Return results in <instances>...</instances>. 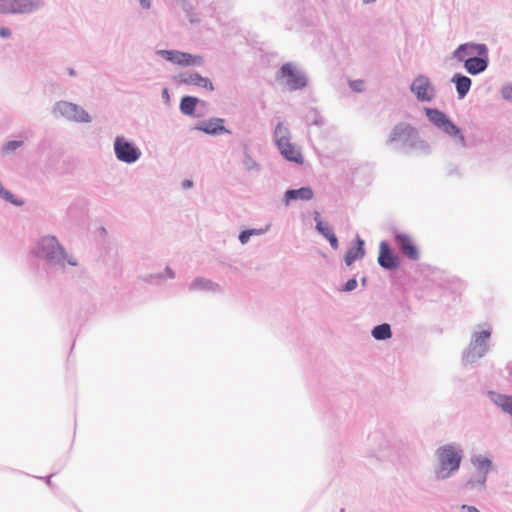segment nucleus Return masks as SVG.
Segmentation results:
<instances>
[{
    "label": "nucleus",
    "instance_id": "f257e3e1",
    "mask_svg": "<svg viewBox=\"0 0 512 512\" xmlns=\"http://www.w3.org/2000/svg\"><path fill=\"white\" fill-rule=\"evenodd\" d=\"M32 254L45 262L47 268H58L67 272V265L77 267V259L69 255L56 236L46 235L37 240L31 250Z\"/></svg>",
    "mask_w": 512,
    "mask_h": 512
},
{
    "label": "nucleus",
    "instance_id": "f03ea898",
    "mask_svg": "<svg viewBox=\"0 0 512 512\" xmlns=\"http://www.w3.org/2000/svg\"><path fill=\"white\" fill-rule=\"evenodd\" d=\"M452 58L463 63L468 74L476 76L489 66V48L485 43H462L453 51Z\"/></svg>",
    "mask_w": 512,
    "mask_h": 512
},
{
    "label": "nucleus",
    "instance_id": "7ed1b4c3",
    "mask_svg": "<svg viewBox=\"0 0 512 512\" xmlns=\"http://www.w3.org/2000/svg\"><path fill=\"white\" fill-rule=\"evenodd\" d=\"M386 144L405 154L413 151H421L425 154L430 152L429 144L420 138L418 130L405 122H400L393 127Z\"/></svg>",
    "mask_w": 512,
    "mask_h": 512
},
{
    "label": "nucleus",
    "instance_id": "20e7f679",
    "mask_svg": "<svg viewBox=\"0 0 512 512\" xmlns=\"http://www.w3.org/2000/svg\"><path fill=\"white\" fill-rule=\"evenodd\" d=\"M435 456L438 462L435 476L438 480H446L460 469L463 450L459 444L449 443L437 448Z\"/></svg>",
    "mask_w": 512,
    "mask_h": 512
},
{
    "label": "nucleus",
    "instance_id": "39448f33",
    "mask_svg": "<svg viewBox=\"0 0 512 512\" xmlns=\"http://www.w3.org/2000/svg\"><path fill=\"white\" fill-rule=\"evenodd\" d=\"M470 461L475 467V473L461 485L460 489L463 493H482L486 489L487 477L492 468V460L481 454H475L471 456Z\"/></svg>",
    "mask_w": 512,
    "mask_h": 512
},
{
    "label": "nucleus",
    "instance_id": "423d86ee",
    "mask_svg": "<svg viewBox=\"0 0 512 512\" xmlns=\"http://www.w3.org/2000/svg\"><path fill=\"white\" fill-rule=\"evenodd\" d=\"M491 329L475 331L468 347L463 351L462 360L464 363H476L483 358L490 349Z\"/></svg>",
    "mask_w": 512,
    "mask_h": 512
},
{
    "label": "nucleus",
    "instance_id": "0eeeda50",
    "mask_svg": "<svg viewBox=\"0 0 512 512\" xmlns=\"http://www.w3.org/2000/svg\"><path fill=\"white\" fill-rule=\"evenodd\" d=\"M427 119L439 130L454 138L462 146L466 145L465 137L461 129L447 116L446 113L438 108H424Z\"/></svg>",
    "mask_w": 512,
    "mask_h": 512
},
{
    "label": "nucleus",
    "instance_id": "6e6552de",
    "mask_svg": "<svg viewBox=\"0 0 512 512\" xmlns=\"http://www.w3.org/2000/svg\"><path fill=\"white\" fill-rule=\"evenodd\" d=\"M273 137L280 154L285 160L296 164L304 162L301 151L296 149L295 145L290 141L289 129L282 122L276 125Z\"/></svg>",
    "mask_w": 512,
    "mask_h": 512
},
{
    "label": "nucleus",
    "instance_id": "1a4fd4ad",
    "mask_svg": "<svg viewBox=\"0 0 512 512\" xmlns=\"http://www.w3.org/2000/svg\"><path fill=\"white\" fill-rule=\"evenodd\" d=\"M113 151L118 161L129 165L136 163L142 156L136 143L123 135L114 138Z\"/></svg>",
    "mask_w": 512,
    "mask_h": 512
},
{
    "label": "nucleus",
    "instance_id": "9d476101",
    "mask_svg": "<svg viewBox=\"0 0 512 512\" xmlns=\"http://www.w3.org/2000/svg\"><path fill=\"white\" fill-rule=\"evenodd\" d=\"M52 113L55 117H62L77 123H90L92 120L89 113L81 106L64 100L54 104Z\"/></svg>",
    "mask_w": 512,
    "mask_h": 512
},
{
    "label": "nucleus",
    "instance_id": "9b49d317",
    "mask_svg": "<svg viewBox=\"0 0 512 512\" xmlns=\"http://www.w3.org/2000/svg\"><path fill=\"white\" fill-rule=\"evenodd\" d=\"M277 79L285 80L289 91H297L305 88L308 79L304 72L299 70L293 63H284L277 72Z\"/></svg>",
    "mask_w": 512,
    "mask_h": 512
},
{
    "label": "nucleus",
    "instance_id": "f8f14e48",
    "mask_svg": "<svg viewBox=\"0 0 512 512\" xmlns=\"http://www.w3.org/2000/svg\"><path fill=\"white\" fill-rule=\"evenodd\" d=\"M157 54L166 61L180 66H203L204 58L201 55H193L188 52L178 50L162 49L158 50Z\"/></svg>",
    "mask_w": 512,
    "mask_h": 512
},
{
    "label": "nucleus",
    "instance_id": "ddd939ff",
    "mask_svg": "<svg viewBox=\"0 0 512 512\" xmlns=\"http://www.w3.org/2000/svg\"><path fill=\"white\" fill-rule=\"evenodd\" d=\"M410 91L419 102H431L436 96V88L428 76L419 74L410 84Z\"/></svg>",
    "mask_w": 512,
    "mask_h": 512
},
{
    "label": "nucleus",
    "instance_id": "4468645a",
    "mask_svg": "<svg viewBox=\"0 0 512 512\" xmlns=\"http://www.w3.org/2000/svg\"><path fill=\"white\" fill-rule=\"evenodd\" d=\"M393 238L399 252L404 257L411 261H417L420 258L419 249L408 234L394 230Z\"/></svg>",
    "mask_w": 512,
    "mask_h": 512
},
{
    "label": "nucleus",
    "instance_id": "2eb2a0df",
    "mask_svg": "<svg viewBox=\"0 0 512 512\" xmlns=\"http://www.w3.org/2000/svg\"><path fill=\"white\" fill-rule=\"evenodd\" d=\"M377 261L381 268L388 271H395L401 265L400 257L391 249L389 243L385 240L380 242Z\"/></svg>",
    "mask_w": 512,
    "mask_h": 512
},
{
    "label": "nucleus",
    "instance_id": "dca6fc26",
    "mask_svg": "<svg viewBox=\"0 0 512 512\" xmlns=\"http://www.w3.org/2000/svg\"><path fill=\"white\" fill-rule=\"evenodd\" d=\"M225 119L212 117L195 124L194 130L201 131L209 136H220L222 134H232V131L225 127Z\"/></svg>",
    "mask_w": 512,
    "mask_h": 512
},
{
    "label": "nucleus",
    "instance_id": "f3484780",
    "mask_svg": "<svg viewBox=\"0 0 512 512\" xmlns=\"http://www.w3.org/2000/svg\"><path fill=\"white\" fill-rule=\"evenodd\" d=\"M178 82L179 84L195 85L209 91H213L215 89L209 78L203 77L195 71L180 73L178 75Z\"/></svg>",
    "mask_w": 512,
    "mask_h": 512
},
{
    "label": "nucleus",
    "instance_id": "a211bd4d",
    "mask_svg": "<svg viewBox=\"0 0 512 512\" xmlns=\"http://www.w3.org/2000/svg\"><path fill=\"white\" fill-rule=\"evenodd\" d=\"M315 221V229L316 231L321 234L330 244L331 248L336 250L339 247V241L334 233V230L332 227H330L328 224H325L322 219L319 212L314 213L313 217Z\"/></svg>",
    "mask_w": 512,
    "mask_h": 512
},
{
    "label": "nucleus",
    "instance_id": "6ab92c4d",
    "mask_svg": "<svg viewBox=\"0 0 512 512\" xmlns=\"http://www.w3.org/2000/svg\"><path fill=\"white\" fill-rule=\"evenodd\" d=\"M365 254V241L359 235H356L353 244L348 247L344 255V262L347 266H351L355 261L364 258Z\"/></svg>",
    "mask_w": 512,
    "mask_h": 512
},
{
    "label": "nucleus",
    "instance_id": "aec40b11",
    "mask_svg": "<svg viewBox=\"0 0 512 512\" xmlns=\"http://www.w3.org/2000/svg\"><path fill=\"white\" fill-rule=\"evenodd\" d=\"M199 104L202 107L206 106V102L204 100H201L196 96L185 95L180 100L179 110L185 116L198 118L203 115L201 113L196 112V108Z\"/></svg>",
    "mask_w": 512,
    "mask_h": 512
},
{
    "label": "nucleus",
    "instance_id": "412c9836",
    "mask_svg": "<svg viewBox=\"0 0 512 512\" xmlns=\"http://www.w3.org/2000/svg\"><path fill=\"white\" fill-rule=\"evenodd\" d=\"M314 197V191L310 186H302L294 189L289 188L284 193L283 202L288 206L292 201H309Z\"/></svg>",
    "mask_w": 512,
    "mask_h": 512
},
{
    "label": "nucleus",
    "instance_id": "4be33fe9",
    "mask_svg": "<svg viewBox=\"0 0 512 512\" xmlns=\"http://www.w3.org/2000/svg\"><path fill=\"white\" fill-rule=\"evenodd\" d=\"M451 82L455 85L458 99H464L471 89V78L462 73H455L451 78Z\"/></svg>",
    "mask_w": 512,
    "mask_h": 512
},
{
    "label": "nucleus",
    "instance_id": "5701e85b",
    "mask_svg": "<svg viewBox=\"0 0 512 512\" xmlns=\"http://www.w3.org/2000/svg\"><path fill=\"white\" fill-rule=\"evenodd\" d=\"M189 291L220 292L221 287L205 277H196L188 286Z\"/></svg>",
    "mask_w": 512,
    "mask_h": 512
},
{
    "label": "nucleus",
    "instance_id": "b1692460",
    "mask_svg": "<svg viewBox=\"0 0 512 512\" xmlns=\"http://www.w3.org/2000/svg\"><path fill=\"white\" fill-rule=\"evenodd\" d=\"M15 14H31L43 6L42 0H14Z\"/></svg>",
    "mask_w": 512,
    "mask_h": 512
},
{
    "label": "nucleus",
    "instance_id": "393cba45",
    "mask_svg": "<svg viewBox=\"0 0 512 512\" xmlns=\"http://www.w3.org/2000/svg\"><path fill=\"white\" fill-rule=\"evenodd\" d=\"M392 335V329L388 323L378 324L371 330V336L377 341L388 340L392 337Z\"/></svg>",
    "mask_w": 512,
    "mask_h": 512
},
{
    "label": "nucleus",
    "instance_id": "a878e982",
    "mask_svg": "<svg viewBox=\"0 0 512 512\" xmlns=\"http://www.w3.org/2000/svg\"><path fill=\"white\" fill-rule=\"evenodd\" d=\"M305 120L308 125H315L318 127H322L326 123L325 119L322 117V115L316 108H311L307 112V114L305 116Z\"/></svg>",
    "mask_w": 512,
    "mask_h": 512
},
{
    "label": "nucleus",
    "instance_id": "bb28decb",
    "mask_svg": "<svg viewBox=\"0 0 512 512\" xmlns=\"http://www.w3.org/2000/svg\"><path fill=\"white\" fill-rule=\"evenodd\" d=\"M242 164H243L244 169L248 172H251V171L259 172L261 169L260 164L257 163L250 156V154L247 151L244 152V158H243Z\"/></svg>",
    "mask_w": 512,
    "mask_h": 512
},
{
    "label": "nucleus",
    "instance_id": "cd10ccee",
    "mask_svg": "<svg viewBox=\"0 0 512 512\" xmlns=\"http://www.w3.org/2000/svg\"><path fill=\"white\" fill-rule=\"evenodd\" d=\"M0 198H2L6 202H8L16 207H21L25 204L23 199L17 197L16 195H14L11 191H9L7 189H5L1 193Z\"/></svg>",
    "mask_w": 512,
    "mask_h": 512
},
{
    "label": "nucleus",
    "instance_id": "c85d7f7f",
    "mask_svg": "<svg viewBox=\"0 0 512 512\" xmlns=\"http://www.w3.org/2000/svg\"><path fill=\"white\" fill-rule=\"evenodd\" d=\"M0 14H15L14 0H0Z\"/></svg>",
    "mask_w": 512,
    "mask_h": 512
},
{
    "label": "nucleus",
    "instance_id": "c756f323",
    "mask_svg": "<svg viewBox=\"0 0 512 512\" xmlns=\"http://www.w3.org/2000/svg\"><path fill=\"white\" fill-rule=\"evenodd\" d=\"M23 144H24V142L22 140H9L3 145L2 152L3 153L14 152L18 148L22 147Z\"/></svg>",
    "mask_w": 512,
    "mask_h": 512
},
{
    "label": "nucleus",
    "instance_id": "7c9ffc66",
    "mask_svg": "<svg viewBox=\"0 0 512 512\" xmlns=\"http://www.w3.org/2000/svg\"><path fill=\"white\" fill-rule=\"evenodd\" d=\"M358 286V281L356 279V276H353L352 278L348 279L342 286L338 289L339 292H345L349 293L354 291Z\"/></svg>",
    "mask_w": 512,
    "mask_h": 512
},
{
    "label": "nucleus",
    "instance_id": "2f4dec72",
    "mask_svg": "<svg viewBox=\"0 0 512 512\" xmlns=\"http://www.w3.org/2000/svg\"><path fill=\"white\" fill-rule=\"evenodd\" d=\"M501 95L503 99L507 101H512V84H508L502 87Z\"/></svg>",
    "mask_w": 512,
    "mask_h": 512
},
{
    "label": "nucleus",
    "instance_id": "473e14b6",
    "mask_svg": "<svg viewBox=\"0 0 512 512\" xmlns=\"http://www.w3.org/2000/svg\"><path fill=\"white\" fill-rule=\"evenodd\" d=\"M181 2L183 11L190 18V22L193 23L194 19L191 18V11L193 10V5L188 0H181Z\"/></svg>",
    "mask_w": 512,
    "mask_h": 512
},
{
    "label": "nucleus",
    "instance_id": "72a5a7b5",
    "mask_svg": "<svg viewBox=\"0 0 512 512\" xmlns=\"http://www.w3.org/2000/svg\"><path fill=\"white\" fill-rule=\"evenodd\" d=\"M252 237V232L248 229H244L239 233L238 239L241 244H246L249 242L250 238Z\"/></svg>",
    "mask_w": 512,
    "mask_h": 512
},
{
    "label": "nucleus",
    "instance_id": "f704fd0d",
    "mask_svg": "<svg viewBox=\"0 0 512 512\" xmlns=\"http://www.w3.org/2000/svg\"><path fill=\"white\" fill-rule=\"evenodd\" d=\"M456 512H481L477 507L467 504H462Z\"/></svg>",
    "mask_w": 512,
    "mask_h": 512
},
{
    "label": "nucleus",
    "instance_id": "c9c22d12",
    "mask_svg": "<svg viewBox=\"0 0 512 512\" xmlns=\"http://www.w3.org/2000/svg\"><path fill=\"white\" fill-rule=\"evenodd\" d=\"M164 278V275L162 273H157V274H151L149 275L145 281L148 282V283H155L157 280H160V279H163Z\"/></svg>",
    "mask_w": 512,
    "mask_h": 512
},
{
    "label": "nucleus",
    "instance_id": "e433bc0d",
    "mask_svg": "<svg viewBox=\"0 0 512 512\" xmlns=\"http://www.w3.org/2000/svg\"><path fill=\"white\" fill-rule=\"evenodd\" d=\"M12 34V31L9 27L2 26L0 27V37L1 38H9Z\"/></svg>",
    "mask_w": 512,
    "mask_h": 512
},
{
    "label": "nucleus",
    "instance_id": "4c0bfd02",
    "mask_svg": "<svg viewBox=\"0 0 512 512\" xmlns=\"http://www.w3.org/2000/svg\"><path fill=\"white\" fill-rule=\"evenodd\" d=\"M448 282L451 283L455 289L461 288L463 286V282L457 277H451L448 279Z\"/></svg>",
    "mask_w": 512,
    "mask_h": 512
},
{
    "label": "nucleus",
    "instance_id": "58836bf2",
    "mask_svg": "<svg viewBox=\"0 0 512 512\" xmlns=\"http://www.w3.org/2000/svg\"><path fill=\"white\" fill-rule=\"evenodd\" d=\"M161 97H162L164 103H166V104L170 103V93H169L168 88L165 87L162 89Z\"/></svg>",
    "mask_w": 512,
    "mask_h": 512
},
{
    "label": "nucleus",
    "instance_id": "ea45409f",
    "mask_svg": "<svg viewBox=\"0 0 512 512\" xmlns=\"http://www.w3.org/2000/svg\"><path fill=\"white\" fill-rule=\"evenodd\" d=\"M361 85H362V82H360V81H352V82H350V87L354 91H356V92H361L362 91Z\"/></svg>",
    "mask_w": 512,
    "mask_h": 512
},
{
    "label": "nucleus",
    "instance_id": "a19ab883",
    "mask_svg": "<svg viewBox=\"0 0 512 512\" xmlns=\"http://www.w3.org/2000/svg\"><path fill=\"white\" fill-rule=\"evenodd\" d=\"M165 273H166V277H168L170 279L175 278V272L170 266L165 267Z\"/></svg>",
    "mask_w": 512,
    "mask_h": 512
},
{
    "label": "nucleus",
    "instance_id": "79ce46f5",
    "mask_svg": "<svg viewBox=\"0 0 512 512\" xmlns=\"http://www.w3.org/2000/svg\"><path fill=\"white\" fill-rule=\"evenodd\" d=\"M142 9H149L151 7V0H139Z\"/></svg>",
    "mask_w": 512,
    "mask_h": 512
},
{
    "label": "nucleus",
    "instance_id": "37998d69",
    "mask_svg": "<svg viewBox=\"0 0 512 512\" xmlns=\"http://www.w3.org/2000/svg\"><path fill=\"white\" fill-rule=\"evenodd\" d=\"M55 475V473H52L50 474L49 476L47 477H39L40 479L44 480L45 483L49 486V487H54L52 481H51V478Z\"/></svg>",
    "mask_w": 512,
    "mask_h": 512
},
{
    "label": "nucleus",
    "instance_id": "c03bdc74",
    "mask_svg": "<svg viewBox=\"0 0 512 512\" xmlns=\"http://www.w3.org/2000/svg\"><path fill=\"white\" fill-rule=\"evenodd\" d=\"M248 230L251 231L252 232V236H254V235H261V234H263L265 231H267V228L266 229L249 228Z\"/></svg>",
    "mask_w": 512,
    "mask_h": 512
},
{
    "label": "nucleus",
    "instance_id": "a18cd8bd",
    "mask_svg": "<svg viewBox=\"0 0 512 512\" xmlns=\"http://www.w3.org/2000/svg\"><path fill=\"white\" fill-rule=\"evenodd\" d=\"M182 187L184 189H188V188H191L193 187V181L190 180V179H185L183 182H182Z\"/></svg>",
    "mask_w": 512,
    "mask_h": 512
},
{
    "label": "nucleus",
    "instance_id": "49530a36",
    "mask_svg": "<svg viewBox=\"0 0 512 512\" xmlns=\"http://www.w3.org/2000/svg\"><path fill=\"white\" fill-rule=\"evenodd\" d=\"M448 175H459L458 168L456 166H450L448 169Z\"/></svg>",
    "mask_w": 512,
    "mask_h": 512
},
{
    "label": "nucleus",
    "instance_id": "de8ad7c7",
    "mask_svg": "<svg viewBox=\"0 0 512 512\" xmlns=\"http://www.w3.org/2000/svg\"><path fill=\"white\" fill-rule=\"evenodd\" d=\"M67 73L71 77H75L77 75V72L73 68H67Z\"/></svg>",
    "mask_w": 512,
    "mask_h": 512
},
{
    "label": "nucleus",
    "instance_id": "09e8293b",
    "mask_svg": "<svg viewBox=\"0 0 512 512\" xmlns=\"http://www.w3.org/2000/svg\"><path fill=\"white\" fill-rule=\"evenodd\" d=\"M367 281H368V278L366 276H363L361 279H360V282H361V285L363 287H366L367 285Z\"/></svg>",
    "mask_w": 512,
    "mask_h": 512
},
{
    "label": "nucleus",
    "instance_id": "8fccbe9b",
    "mask_svg": "<svg viewBox=\"0 0 512 512\" xmlns=\"http://www.w3.org/2000/svg\"><path fill=\"white\" fill-rule=\"evenodd\" d=\"M53 166L52 164L51 165H48V166H45V170L50 172L52 170Z\"/></svg>",
    "mask_w": 512,
    "mask_h": 512
},
{
    "label": "nucleus",
    "instance_id": "3c124183",
    "mask_svg": "<svg viewBox=\"0 0 512 512\" xmlns=\"http://www.w3.org/2000/svg\"><path fill=\"white\" fill-rule=\"evenodd\" d=\"M379 434L378 433H375L374 435H371L369 438L370 439H376L378 438Z\"/></svg>",
    "mask_w": 512,
    "mask_h": 512
},
{
    "label": "nucleus",
    "instance_id": "603ef678",
    "mask_svg": "<svg viewBox=\"0 0 512 512\" xmlns=\"http://www.w3.org/2000/svg\"><path fill=\"white\" fill-rule=\"evenodd\" d=\"M376 0H363L364 3L366 4H370V3H373L375 2Z\"/></svg>",
    "mask_w": 512,
    "mask_h": 512
},
{
    "label": "nucleus",
    "instance_id": "864d4df0",
    "mask_svg": "<svg viewBox=\"0 0 512 512\" xmlns=\"http://www.w3.org/2000/svg\"><path fill=\"white\" fill-rule=\"evenodd\" d=\"M510 381L512 382V369H511V372H510Z\"/></svg>",
    "mask_w": 512,
    "mask_h": 512
}]
</instances>
